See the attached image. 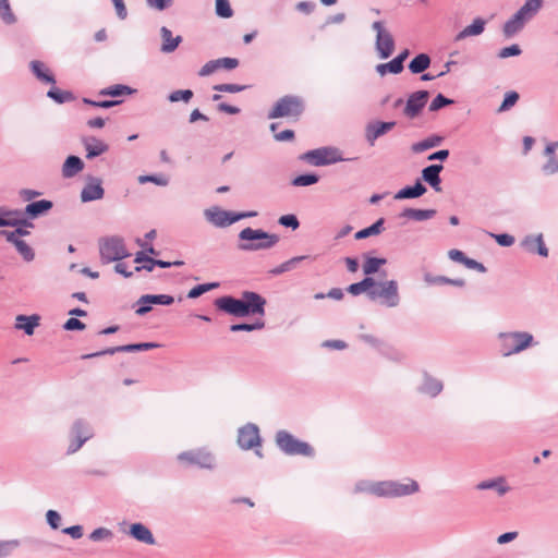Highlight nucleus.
Here are the masks:
<instances>
[{"label":"nucleus","mask_w":558,"mask_h":558,"mask_svg":"<svg viewBox=\"0 0 558 558\" xmlns=\"http://www.w3.org/2000/svg\"><path fill=\"white\" fill-rule=\"evenodd\" d=\"M267 301L260 294L253 291L242 292L240 299L231 295H225L216 299L215 306L229 315L245 317L250 315H265V305Z\"/></svg>","instance_id":"obj_1"},{"label":"nucleus","mask_w":558,"mask_h":558,"mask_svg":"<svg viewBox=\"0 0 558 558\" xmlns=\"http://www.w3.org/2000/svg\"><path fill=\"white\" fill-rule=\"evenodd\" d=\"M497 340L502 357L520 354L538 344L531 332L523 330L501 331L497 335Z\"/></svg>","instance_id":"obj_2"},{"label":"nucleus","mask_w":558,"mask_h":558,"mask_svg":"<svg viewBox=\"0 0 558 558\" xmlns=\"http://www.w3.org/2000/svg\"><path fill=\"white\" fill-rule=\"evenodd\" d=\"M239 250L253 252L274 247L279 242V235L247 227L239 233Z\"/></svg>","instance_id":"obj_3"},{"label":"nucleus","mask_w":558,"mask_h":558,"mask_svg":"<svg viewBox=\"0 0 558 558\" xmlns=\"http://www.w3.org/2000/svg\"><path fill=\"white\" fill-rule=\"evenodd\" d=\"M300 159L315 167H324L341 161L353 160V158H344L342 151L333 146H325L308 150L302 154Z\"/></svg>","instance_id":"obj_4"},{"label":"nucleus","mask_w":558,"mask_h":558,"mask_svg":"<svg viewBox=\"0 0 558 558\" xmlns=\"http://www.w3.org/2000/svg\"><path fill=\"white\" fill-rule=\"evenodd\" d=\"M177 459L185 466H197L209 471L217 466L216 456L205 447L183 451Z\"/></svg>","instance_id":"obj_5"},{"label":"nucleus","mask_w":558,"mask_h":558,"mask_svg":"<svg viewBox=\"0 0 558 558\" xmlns=\"http://www.w3.org/2000/svg\"><path fill=\"white\" fill-rule=\"evenodd\" d=\"M275 440L277 447L288 456L312 457L314 454V449L310 444L299 440L284 429L277 432Z\"/></svg>","instance_id":"obj_6"},{"label":"nucleus","mask_w":558,"mask_h":558,"mask_svg":"<svg viewBox=\"0 0 558 558\" xmlns=\"http://www.w3.org/2000/svg\"><path fill=\"white\" fill-rule=\"evenodd\" d=\"M99 253L102 263L119 262L130 256L124 241L120 236L104 238L99 241Z\"/></svg>","instance_id":"obj_7"},{"label":"nucleus","mask_w":558,"mask_h":558,"mask_svg":"<svg viewBox=\"0 0 558 558\" xmlns=\"http://www.w3.org/2000/svg\"><path fill=\"white\" fill-rule=\"evenodd\" d=\"M368 299L372 301L381 300L387 307H396L400 303L399 286L396 280L376 282V286L368 291Z\"/></svg>","instance_id":"obj_8"},{"label":"nucleus","mask_w":558,"mask_h":558,"mask_svg":"<svg viewBox=\"0 0 558 558\" xmlns=\"http://www.w3.org/2000/svg\"><path fill=\"white\" fill-rule=\"evenodd\" d=\"M304 110L303 100L298 96L287 95L281 97L268 112V119L283 117H299Z\"/></svg>","instance_id":"obj_9"},{"label":"nucleus","mask_w":558,"mask_h":558,"mask_svg":"<svg viewBox=\"0 0 558 558\" xmlns=\"http://www.w3.org/2000/svg\"><path fill=\"white\" fill-rule=\"evenodd\" d=\"M420 485L412 478L400 481H381V498H401L416 494Z\"/></svg>","instance_id":"obj_10"},{"label":"nucleus","mask_w":558,"mask_h":558,"mask_svg":"<svg viewBox=\"0 0 558 558\" xmlns=\"http://www.w3.org/2000/svg\"><path fill=\"white\" fill-rule=\"evenodd\" d=\"M372 29L376 32L375 49L380 59H388L395 50V39L391 33L386 29L384 22L375 21Z\"/></svg>","instance_id":"obj_11"},{"label":"nucleus","mask_w":558,"mask_h":558,"mask_svg":"<svg viewBox=\"0 0 558 558\" xmlns=\"http://www.w3.org/2000/svg\"><path fill=\"white\" fill-rule=\"evenodd\" d=\"M93 428L89 423L82 418L74 421L70 430L68 454H72L78 451L82 446L93 437Z\"/></svg>","instance_id":"obj_12"},{"label":"nucleus","mask_w":558,"mask_h":558,"mask_svg":"<svg viewBox=\"0 0 558 558\" xmlns=\"http://www.w3.org/2000/svg\"><path fill=\"white\" fill-rule=\"evenodd\" d=\"M428 98L429 93L427 90H417L410 94L405 101L403 114L408 119H415L427 104Z\"/></svg>","instance_id":"obj_13"},{"label":"nucleus","mask_w":558,"mask_h":558,"mask_svg":"<svg viewBox=\"0 0 558 558\" xmlns=\"http://www.w3.org/2000/svg\"><path fill=\"white\" fill-rule=\"evenodd\" d=\"M238 445L244 450L260 446V436L257 425L248 423L241 427L238 433Z\"/></svg>","instance_id":"obj_14"},{"label":"nucleus","mask_w":558,"mask_h":558,"mask_svg":"<svg viewBox=\"0 0 558 558\" xmlns=\"http://www.w3.org/2000/svg\"><path fill=\"white\" fill-rule=\"evenodd\" d=\"M206 220L217 228H226L234 223V213L213 206L204 210Z\"/></svg>","instance_id":"obj_15"},{"label":"nucleus","mask_w":558,"mask_h":558,"mask_svg":"<svg viewBox=\"0 0 558 558\" xmlns=\"http://www.w3.org/2000/svg\"><path fill=\"white\" fill-rule=\"evenodd\" d=\"M158 347H160V344L156 343V342L132 343V344H124V345L108 348V349L99 351V352L85 354L82 357L83 359H92V357L107 355V354L112 355L117 352L147 351V350H151V349H155Z\"/></svg>","instance_id":"obj_16"},{"label":"nucleus","mask_w":558,"mask_h":558,"mask_svg":"<svg viewBox=\"0 0 558 558\" xmlns=\"http://www.w3.org/2000/svg\"><path fill=\"white\" fill-rule=\"evenodd\" d=\"M173 302V296L168 294H144L137 300L140 306L135 313L138 316H144L151 311L150 304L171 305Z\"/></svg>","instance_id":"obj_17"},{"label":"nucleus","mask_w":558,"mask_h":558,"mask_svg":"<svg viewBox=\"0 0 558 558\" xmlns=\"http://www.w3.org/2000/svg\"><path fill=\"white\" fill-rule=\"evenodd\" d=\"M520 247L530 254H538L542 257L548 256V248L545 245L542 233L525 235L520 242Z\"/></svg>","instance_id":"obj_18"},{"label":"nucleus","mask_w":558,"mask_h":558,"mask_svg":"<svg viewBox=\"0 0 558 558\" xmlns=\"http://www.w3.org/2000/svg\"><path fill=\"white\" fill-rule=\"evenodd\" d=\"M105 195V190L102 187L101 179L97 177L88 178L84 187L81 192V201L83 203H89L94 201L101 199Z\"/></svg>","instance_id":"obj_19"},{"label":"nucleus","mask_w":558,"mask_h":558,"mask_svg":"<svg viewBox=\"0 0 558 558\" xmlns=\"http://www.w3.org/2000/svg\"><path fill=\"white\" fill-rule=\"evenodd\" d=\"M396 126L395 121L390 122H381L376 121L368 123L365 128V138L367 143L373 146L376 142V140L383 135H385L387 132L392 130Z\"/></svg>","instance_id":"obj_20"},{"label":"nucleus","mask_w":558,"mask_h":558,"mask_svg":"<svg viewBox=\"0 0 558 558\" xmlns=\"http://www.w3.org/2000/svg\"><path fill=\"white\" fill-rule=\"evenodd\" d=\"M22 214L23 213L17 209H7L5 207H0V227H33L32 222L21 217Z\"/></svg>","instance_id":"obj_21"},{"label":"nucleus","mask_w":558,"mask_h":558,"mask_svg":"<svg viewBox=\"0 0 558 558\" xmlns=\"http://www.w3.org/2000/svg\"><path fill=\"white\" fill-rule=\"evenodd\" d=\"M82 143L86 150L87 159H94L109 150V145L95 136L85 137Z\"/></svg>","instance_id":"obj_22"},{"label":"nucleus","mask_w":558,"mask_h":558,"mask_svg":"<svg viewBox=\"0 0 558 558\" xmlns=\"http://www.w3.org/2000/svg\"><path fill=\"white\" fill-rule=\"evenodd\" d=\"M128 534L136 539L140 543L146 544V545H155L156 539L151 533V531L143 523H132L130 525V529L128 531Z\"/></svg>","instance_id":"obj_23"},{"label":"nucleus","mask_w":558,"mask_h":558,"mask_svg":"<svg viewBox=\"0 0 558 558\" xmlns=\"http://www.w3.org/2000/svg\"><path fill=\"white\" fill-rule=\"evenodd\" d=\"M477 490H495L498 496L502 497L511 490L504 476L486 480L480 482L476 487Z\"/></svg>","instance_id":"obj_24"},{"label":"nucleus","mask_w":558,"mask_h":558,"mask_svg":"<svg viewBox=\"0 0 558 558\" xmlns=\"http://www.w3.org/2000/svg\"><path fill=\"white\" fill-rule=\"evenodd\" d=\"M486 24L487 21L485 19L475 17L470 25L465 26L456 35L454 41H461L468 37H475L482 35L485 31Z\"/></svg>","instance_id":"obj_25"},{"label":"nucleus","mask_w":558,"mask_h":558,"mask_svg":"<svg viewBox=\"0 0 558 558\" xmlns=\"http://www.w3.org/2000/svg\"><path fill=\"white\" fill-rule=\"evenodd\" d=\"M444 167L440 163H433L427 167H425L422 170V179L428 183L436 192L441 191L440 183V172L442 171Z\"/></svg>","instance_id":"obj_26"},{"label":"nucleus","mask_w":558,"mask_h":558,"mask_svg":"<svg viewBox=\"0 0 558 558\" xmlns=\"http://www.w3.org/2000/svg\"><path fill=\"white\" fill-rule=\"evenodd\" d=\"M444 389L442 381L433 377L428 373H424L422 385L418 388V391L427 395L432 398L437 397Z\"/></svg>","instance_id":"obj_27"},{"label":"nucleus","mask_w":558,"mask_h":558,"mask_svg":"<svg viewBox=\"0 0 558 558\" xmlns=\"http://www.w3.org/2000/svg\"><path fill=\"white\" fill-rule=\"evenodd\" d=\"M40 316L37 314L33 315H17L15 317L14 327L23 330L27 336L34 335L35 328L39 326Z\"/></svg>","instance_id":"obj_28"},{"label":"nucleus","mask_w":558,"mask_h":558,"mask_svg":"<svg viewBox=\"0 0 558 558\" xmlns=\"http://www.w3.org/2000/svg\"><path fill=\"white\" fill-rule=\"evenodd\" d=\"M29 68L32 73L36 76L38 81L46 84H56V78L53 74L49 71L47 65L38 60H33L29 63Z\"/></svg>","instance_id":"obj_29"},{"label":"nucleus","mask_w":558,"mask_h":558,"mask_svg":"<svg viewBox=\"0 0 558 558\" xmlns=\"http://www.w3.org/2000/svg\"><path fill=\"white\" fill-rule=\"evenodd\" d=\"M160 36H161V39H162V44H161L160 50L163 53H171V52H173L179 47V45L182 41V37L181 36L173 37L172 36V32L168 27H166V26H162L160 28Z\"/></svg>","instance_id":"obj_30"},{"label":"nucleus","mask_w":558,"mask_h":558,"mask_svg":"<svg viewBox=\"0 0 558 558\" xmlns=\"http://www.w3.org/2000/svg\"><path fill=\"white\" fill-rule=\"evenodd\" d=\"M84 169L83 160L74 155L69 156L62 166V175L66 179L75 177Z\"/></svg>","instance_id":"obj_31"},{"label":"nucleus","mask_w":558,"mask_h":558,"mask_svg":"<svg viewBox=\"0 0 558 558\" xmlns=\"http://www.w3.org/2000/svg\"><path fill=\"white\" fill-rule=\"evenodd\" d=\"M52 206V202L48 199L32 202L25 207L24 214L34 219L46 214Z\"/></svg>","instance_id":"obj_32"},{"label":"nucleus","mask_w":558,"mask_h":558,"mask_svg":"<svg viewBox=\"0 0 558 558\" xmlns=\"http://www.w3.org/2000/svg\"><path fill=\"white\" fill-rule=\"evenodd\" d=\"M426 186L416 180L414 185H408L401 189L396 195V199L417 198L426 193Z\"/></svg>","instance_id":"obj_33"},{"label":"nucleus","mask_w":558,"mask_h":558,"mask_svg":"<svg viewBox=\"0 0 558 558\" xmlns=\"http://www.w3.org/2000/svg\"><path fill=\"white\" fill-rule=\"evenodd\" d=\"M543 3V0H525L517 13L527 23L539 12Z\"/></svg>","instance_id":"obj_34"},{"label":"nucleus","mask_w":558,"mask_h":558,"mask_svg":"<svg viewBox=\"0 0 558 558\" xmlns=\"http://www.w3.org/2000/svg\"><path fill=\"white\" fill-rule=\"evenodd\" d=\"M353 492L355 494L365 493V494L374 495L376 497L381 498V481L380 482H374V481H367V480L359 481L354 485Z\"/></svg>","instance_id":"obj_35"},{"label":"nucleus","mask_w":558,"mask_h":558,"mask_svg":"<svg viewBox=\"0 0 558 558\" xmlns=\"http://www.w3.org/2000/svg\"><path fill=\"white\" fill-rule=\"evenodd\" d=\"M525 24L526 22L515 12L512 17L505 23L502 28L504 35L507 38H511L522 31Z\"/></svg>","instance_id":"obj_36"},{"label":"nucleus","mask_w":558,"mask_h":558,"mask_svg":"<svg viewBox=\"0 0 558 558\" xmlns=\"http://www.w3.org/2000/svg\"><path fill=\"white\" fill-rule=\"evenodd\" d=\"M436 210L435 209H416V208H405L401 214L400 217L412 219L415 221H424L432 219L435 217Z\"/></svg>","instance_id":"obj_37"},{"label":"nucleus","mask_w":558,"mask_h":558,"mask_svg":"<svg viewBox=\"0 0 558 558\" xmlns=\"http://www.w3.org/2000/svg\"><path fill=\"white\" fill-rule=\"evenodd\" d=\"M430 65V57L427 53H418L409 63L408 68L413 74L423 73Z\"/></svg>","instance_id":"obj_38"},{"label":"nucleus","mask_w":558,"mask_h":558,"mask_svg":"<svg viewBox=\"0 0 558 558\" xmlns=\"http://www.w3.org/2000/svg\"><path fill=\"white\" fill-rule=\"evenodd\" d=\"M376 286V281L373 277H365L363 280L352 283L347 288V291L352 295H360L364 292L368 294V291H371Z\"/></svg>","instance_id":"obj_39"},{"label":"nucleus","mask_w":558,"mask_h":558,"mask_svg":"<svg viewBox=\"0 0 558 558\" xmlns=\"http://www.w3.org/2000/svg\"><path fill=\"white\" fill-rule=\"evenodd\" d=\"M442 141L444 137L440 135H432L421 142L414 143L411 149L413 153L420 154L427 149L439 146L442 143Z\"/></svg>","instance_id":"obj_40"},{"label":"nucleus","mask_w":558,"mask_h":558,"mask_svg":"<svg viewBox=\"0 0 558 558\" xmlns=\"http://www.w3.org/2000/svg\"><path fill=\"white\" fill-rule=\"evenodd\" d=\"M386 263V258L365 256L362 266L363 272L366 277H372V275L376 274L379 270V268L384 266Z\"/></svg>","instance_id":"obj_41"},{"label":"nucleus","mask_w":558,"mask_h":558,"mask_svg":"<svg viewBox=\"0 0 558 558\" xmlns=\"http://www.w3.org/2000/svg\"><path fill=\"white\" fill-rule=\"evenodd\" d=\"M135 93V89L130 86L123 84H117L109 87H106L99 92L100 96H110V97H120L123 95H132Z\"/></svg>","instance_id":"obj_42"},{"label":"nucleus","mask_w":558,"mask_h":558,"mask_svg":"<svg viewBox=\"0 0 558 558\" xmlns=\"http://www.w3.org/2000/svg\"><path fill=\"white\" fill-rule=\"evenodd\" d=\"M385 219L379 218L372 226L357 231L354 235L356 240H363L372 235H377L384 230Z\"/></svg>","instance_id":"obj_43"},{"label":"nucleus","mask_w":558,"mask_h":558,"mask_svg":"<svg viewBox=\"0 0 558 558\" xmlns=\"http://www.w3.org/2000/svg\"><path fill=\"white\" fill-rule=\"evenodd\" d=\"M308 258H311V257L306 256V255L292 257L289 260L280 264L276 268L271 269L270 274L274 276H279L283 272L292 270L299 263H301L302 260L308 259Z\"/></svg>","instance_id":"obj_44"},{"label":"nucleus","mask_w":558,"mask_h":558,"mask_svg":"<svg viewBox=\"0 0 558 558\" xmlns=\"http://www.w3.org/2000/svg\"><path fill=\"white\" fill-rule=\"evenodd\" d=\"M9 242L15 246L16 251L23 256V258L26 262H31L34 259V257H35L34 251L31 248V246L25 241H23L21 239H14L13 241H9Z\"/></svg>","instance_id":"obj_45"},{"label":"nucleus","mask_w":558,"mask_h":558,"mask_svg":"<svg viewBox=\"0 0 558 558\" xmlns=\"http://www.w3.org/2000/svg\"><path fill=\"white\" fill-rule=\"evenodd\" d=\"M47 96L54 100L57 104H64L74 99V96L71 92H63L56 87H52L48 90Z\"/></svg>","instance_id":"obj_46"},{"label":"nucleus","mask_w":558,"mask_h":558,"mask_svg":"<svg viewBox=\"0 0 558 558\" xmlns=\"http://www.w3.org/2000/svg\"><path fill=\"white\" fill-rule=\"evenodd\" d=\"M319 181V175L315 173H305L295 177L291 184L294 186H310L316 184Z\"/></svg>","instance_id":"obj_47"},{"label":"nucleus","mask_w":558,"mask_h":558,"mask_svg":"<svg viewBox=\"0 0 558 558\" xmlns=\"http://www.w3.org/2000/svg\"><path fill=\"white\" fill-rule=\"evenodd\" d=\"M219 287V283L218 282H209V283H203V284H197L195 286L194 288H192L189 293H187V298L189 299H196L201 295H203L204 293L208 292V291H211L216 288Z\"/></svg>","instance_id":"obj_48"},{"label":"nucleus","mask_w":558,"mask_h":558,"mask_svg":"<svg viewBox=\"0 0 558 558\" xmlns=\"http://www.w3.org/2000/svg\"><path fill=\"white\" fill-rule=\"evenodd\" d=\"M398 63L399 61H395V59L387 63H380L376 65V72L381 76L386 75L388 72L392 74H399L402 72V70L401 66L398 65Z\"/></svg>","instance_id":"obj_49"},{"label":"nucleus","mask_w":558,"mask_h":558,"mask_svg":"<svg viewBox=\"0 0 558 558\" xmlns=\"http://www.w3.org/2000/svg\"><path fill=\"white\" fill-rule=\"evenodd\" d=\"M520 96L517 92L511 90L505 94V98L499 106L497 112H505L510 110L519 100Z\"/></svg>","instance_id":"obj_50"},{"label":"nucleus","mask_w":558,"mask_h":558,"mask_svg":"<svg viewBox=\"0 0 558 558\" xmlns=\"http://www.w3.org/2000/svg\"><path fill=\"white\" fill-rule=\"evenodd\" d=\"M193 90L191 89H178L168 95L170 102L183 101L187 104L193 98Z\"/></svg>","instance_id":"obj_51"},{"label":"nucleus","mask_w":558,"mask_h":558,"mask_svg":"<svg viewBox=\"0 0 558 558\" xmlns=\"http://www.w3.org/2000/svg\"><path fill=\"white\" fill-rule=\"evenodd\" d=\"M264 327H265L264 320L257 319L253 324L242 323V324L231 325L230 330L234 331V332H236V331H254V330L263 329Z\"/></svg>","instance_id":"obj_52"},{"label":"nucleus","mask_w":558,"mask_h":558,"mask_svg":"<svg viewBox=\"0 0 558 558\" xmlns=\"http://www.w3.org/2000/svg\"><path fill=\"white\" fill-rule=\"evenodd\" d=\"M0 16L7 24L15 23L16 17L11 11L9 0H0Z\"/></svg>","instance_id":"obj_53"},{"label":"nucleus","mask_w":558,"mask_h":558,"mask_svg":"<svg viewBox=\"0 0 558 558\" xmlns=\"http://www.w3.org/2000/svg\"><path fill=\"white\" fill-rule=\"evenodd\" d=\"M216 14L222 19H229L233 15L229 0H216Z\"/></svg>","instance_id":"obj_54"},{"label":"nucleus","mask_w":558,"mask_h":558,"mask_svg":"<svg viewBox=\"0 0 558 558\" xmlns=\"http://www.w3.org/2000/svg\"><path fill=\"white\" fill-rule=\"evenodd\" d=\"M452 104V99L445 97L442 94H438L429 104L428 109L429 111L435 112Z\"/></svg>","instance_id":"obj_55"},{"label":"nucleus","mask_w":558,"mask_h":558,"mask_svg":"<svg viewBox=\"0 0 558 558\" xmlns=\"http://www.w3.org/2000/svg\"><path fill=\"white\" fill-rule=\"evenodd\" d=\"M112 537H113L112 531L107 529V527L95 529L89 534V539L93 541V542H100V541L111 539Z\"/></svg>","instance_id":"obj_56"},{"label":"nucleus","mask_w":558,"mask_h":558,"mask_svg":"<svg viewBox=\"0 0 558 558\" xmlns=\"http://www.w3.org/2000/svg\"><path fill=\"white\" fill-rule=\"evenodd\" d=\"M138 182L142 184L151 182L159 186H166V185H168L169 180L163 175L146 174V175H140Z\"/></svg>","instance_id":"obj_57"},{"label":"nucleus","mask_w":558,"mask_h":558,"mask_svg":"<svg viewBox=\"0 0 558 558\" xmlns=\"http://www.w3.org/2000/svg\"><path fill=\"white\" fill-rule=\"evenodd\" d=\"M19 546L20 542L17 539L0 541V558L8 557Z\"/></svg>","instance_id":"obj_58"},{"label":"nucleus","mask_w":558,"mask_h":558,"mask_svg":"<svg viewBox=\"0 0 558 558\" xmlns=\"http://www.w3.org/2000/svg\"><path fill=\"white\" fill-rule=\"evenodd\" d=\"M17 228L14 231H1L7 241H13L14 239H20V236H26L29 234V231L26 229V226H16Z\"/></svg>","instance_id":"obj_59"},{"label":"nucleus","mask_w":558,"mask_h":558,"mask_svg":"<svg viewBox=\"0 0 558 558\" xmlns=\"http://www.w3.org/2000/svg\"><path fill=\"white\" fill-rule=\"evenodd\" d=\"M214 89L221 93H240L246 89L245 85L239 84H218L214 86Z\"/></svg>","instance_id":"obj_60"},{"label":"nucleus","mask_w":558,"mask_h":558,"mask_svg":"<svg viewBox=\"0 0 558 558\" xmlns=\"http://www.w3.org/2000/svg\"><path fill=\"white\" fill-rule=\"evenodd\" d=\"M278 222L283 227L291 228L292 230L298 229L300 226L296 216L292 214L281 216Z\"/></svg>","instance_id":"obj_61"},{"label":"nucleus","mask_w":558,"mask_h":558,"mask_svg":"<svg viewBox=\"0 0 558 558\" xmlns=\"http://www.w3.org/2000/svg\"><path fill=\"white\" fill-rule=\"evenodd\" d=\"M542 170L545 174H555L558 172V157H548L547 161L543 165Z\"/></svg>","instance_id":"obj_62"},{"label":"nucleus","mask_w":558,"mask_h":558,"mask_svg":"<svg viewBox=\"0 0 558 558\" xmlns=\"http://www.w3.org/2000/svg\"><path fill=\"white\" fill-rule=\"evenodd\" d=\"M216 62L218 64V69L233 70L239 65L238 59L229 57L216 59Z\"/></svg>","instance_id":"obj_63"},{"label":"nucleus","mask_w":558,"mask_h":558,"mask_svg":"<svg viewBox=\"0 0 558 558\" xmlns=\"http://www.w3.org/2000/svg\"><path fill=\"white\" fill-rule=\"evenodd\" d=\"M519 54H521V48L519 47V45H515V44L511 45L509 47H505V48L500 49L498 52V57L501 59H506L509 57H515Z\"/></svg>","instance_id":"obj_64"}]
</instances>
